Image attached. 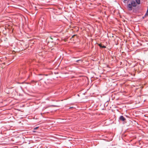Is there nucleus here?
<instances>
[{
  "label": "nucleus",
  "instance_id": "obj_9",
  "mask_svg": "<svg viewBox=\"0 0 148 148\" xmlns=\"http://www.w3.org/2000/svg\"><path fill=\"white\" fill-rule=\"evenodd\" d=\"M127 0H123L124 1V2L125 3V1H127Z\"/></svg>",
  "mask_w": 148,
  "mask_h": 148
},
{
  "label": "nucleus",
  "instance_id": "obj_10",
  "mask_svg": "<svg viewBox=\"0 0 148 148\" xmlns=\"http://www.w3.org/2000/svg\"><path fill=\"white\" fill-rule=\"evenodd\" d=\"M72 108V107H70V108Z\"/></svg>",
  "mask_w": 148,
  "mask_h": 148
},
{
  "label": "nucleus",
  "instance_id": "obj_7",
  "mask_svg": "<svg viewBox=\"0 0 148 148\" xmlns=\"http://www.w3.org/2000/svg\"><path fill=\"white\" fill-rule=\"evenodd\" d=\"M148 15V9H147V12L145 14V15Z\"/></svg>",
  "mask_w": 148,
  "mask_h": 148
},
{
  "label": "nucleus",
  "instance_id": "obj_5",
  "mask_svg": "<svg viewBox=\"0 0 148 148\" xmlns=\"http://www.w3.org/2000/svg\"><path fill=\"white\" fill-rule=\"evenodd\" d=\"M136 3L138 4H139L140 3V0H136Z\"/></svg>",
  "mask_w": 148,
  "mask_h": 148
},
{
  "label": "nucleus",
  "instance_id": "obj_3",
  "mask_svg": "<svg viewBox=\"0 0 148 148\" xmlns=\"http://www.w3.org/2000/svg\"><path fill=\"white\" fill-rule=\"evenodd\" d=\"M120 119L121 120L123 121H124L125 120V119L123 116H120Z\"/></svg>",
  "mask_w": 148,
  "mask_h": 148
},
{
  "label": "nucleus",
  "instance_id": "obj_8",
  "mask_svg": "<svg viewBox=\"0 0 148 148\" xmlns=\"http://www.w3.org/2000/svg\"><path fill=\"white\" fill-rule=\"evenodd\" d=\"M39 127H34V130H37V129Z\"/></svg>",
  "mask_w": 148,
  "mask_h": 148
},
{
  "label": "nucleus",
  "instance_id": "obj_6",
  "mask_svg": "<svg viewBox=\"0 0 148 148\" xmlns=\"http://www.w3.org/2000/svg\"><path fill=\"white\" fill-rule=\"evenodd\" d=\"M82 61H83V60H77L76 62H82Z\"/></svg>",
  "mask_w": 148,
  "mask_h": 148
},
{
  "label": "nucleus",
  "instance_id": "obj_4",
  "mask_svg": "<svg viewBox=\"0 0 148 148\" xmlns=\"http://www.w3.org/2000/svg\"><path fill=\"white\" fill-rule=\"evenodd\" d=\"M99 47H102L103 48H106V46L104 45L102 46V45L101 44H99Z\"/></svg>",
  "mask_w": 148,
  "mask_h": 148
},
{
  "label": "nucleus",
  "instance_id": "obj_2",
  "mask_svg": "<svg viewBox=\"0 0 148 148\" xmlns=\"http://www.w3.org/2000/svg\"><path fill=\"white\" fill-rule=\"evenodd\" d=\"M131 3L132 5V6L133 7H136L137 5L136 3L134 1H131Z\"/></svg>",
  "mask_w": 148,
  "mask_h": 148
},
{
  "label": "nucleus",
  "instance_id": "obj_1",
  "mask_svg": "<svg viewBox=\"0 0 148 148\" xmlns=\"http://www.w3.org/2000/svg\"><path fill=\"white\" fill-rule=\"evenodd\" d=\"M132 5L131 3L127 5V7L129 10H132Z\"/></svg>",
  "mask_w": 148,
  "mask_h": 148
}]
</instances>
